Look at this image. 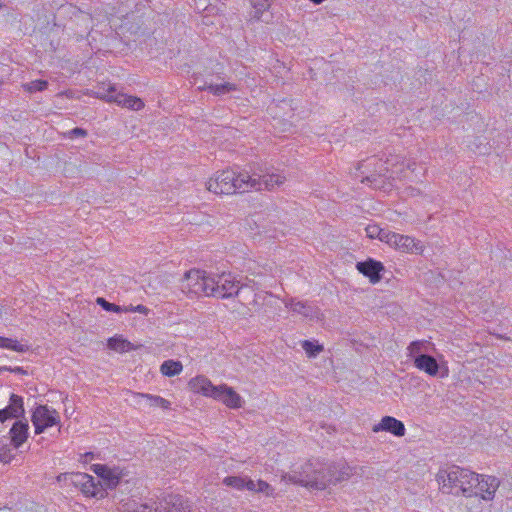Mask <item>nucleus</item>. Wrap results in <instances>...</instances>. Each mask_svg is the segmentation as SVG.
Segmentation results:
<instances>
[{"label": "nucleus", "mask_w": 512, "mask_h": 512, "mask_svg": "<svg viewBox=\"0 0 512 512\" xmlns=\"http://www.w3.org/2000/svg\"><path fill=\"white\" fill-rule=\"evenodd\" d=\"M356 268L361 274L368 277L373 284L381 280V272L384 270L383 264L373 259L358 262Z\"/></svg>", "instance_id": "ddd939ff"}, {"label": "nucleus", "mask_w": 512, "mask_h": 512, "mask_svg": "<svg viewBox=\"0 0 512 512\" xmlns=\"http://www.w3.org/2000/svg\"><path fill=\"white\" fill-rule=\"evenodd\" d=\"M11 455H10V450L9 449H6L3 451V453H0V460L3 461V462H10L11 460Z\"/></svg>", "instance_id": "a19ab883"}, {"label": "nucleus", "mask_w": 512, "mask_h": 512, "mask_svg": "<svg viewBox=\"0 0 512 512\" xmlns=\"http://www.w3.org/2000/svg\"><path fill=\"white\" fill-rule=\"evenodd\" d=\"M2 7V5L0 4V8Z\"/></svg>", "instance_id": "a18cd8bd"}, {"label": "nucleus", "mask_w": 512, "mask_h": 512, "mask_svg": "<svg viewBox=\"0 0 512 512\" xmlns=\"http://www.w3.org/2000/svg\"><path fill=\"white\" fill-rule=\"evenodd\" d=\"M142 397H145L149 401L150 406H159L164 409H168L170 406V402L160 396L142 394Z\"/></svg>", "instance_id": "7c9ffc66"}, {"label": "nucleus", "mask_w": 512, "mask_h": 512, "mask_svg": "<svg viewBox=\"0 0 512 512\" xmlns=\"http://www.w3.org/2000/svg\"><path fill=\"white\" fill-rule=\"evenodd\" d=\"M252 176L256 179L255 174ZM257 180H259L260 186L259 188H254L255 190H261L262 185H264L266 189L271 190L275 186H280L281 184H283L285 181V177L280 174L266 173L263 175H258Z\"/></svg>", "instance_id": "412c9836"}, {"label": "nucleus", "mask_w": 512, "mask_h": 512, "mask_svg": "<svg viewBox=\"0 0 512 512\" xmlns=\"http://www.w3.org/2000/svg\"><path fill=\"white\" fill-rule=\"evenodd\" d=\"M82 458L84 462H88L94 458V455L92 452H87L82 456Z\"/></svg>", "instance_id": "37998d69"}, {"label": "nucleus", "mask_w": 512, "mask_h": 512, "mask_svg": "<svg viewBox=\"0 0 512 512\" xmlns=\"http://www.w3.org/2000/svg\"><path fill=\"white\" fill-rule=\"evenodd\" d=\"M473 485V490H476L473 496L480 495L484 500H492L495 492L499 487V480L494 476L477 474V480Z\"/></svg>", "instance_id": "9b49d317"}, {"label": "nucleus", "mask_w": 512, "mask_h": 512, "mask_svg": "<svg viewBox=\"0 0 512 512\" xmlns=\"http://www.w3.org/2000/svg\"><path fill=\"white\" fill-rule=\"evenodd\" d=\"M27 512H46V511L42 506L35 504V503H31L30 508L27 509Z\"/></svg>", "instance_id": "79ce46f5"}, {"label": "nucleus", "mask_w": 512, "mask_h": 512, "mask_svg": "<svg viewBox=\"0 0 512 512\" xmlns=\"http://www.w3.org/2000/svg\"><path fill=\"white\" fill-rule=\"evenodd\" d=\"M436 477L440 490L445 494L472 497L476 492L473 490V485L477 480V473L469 469L451 465L440 469Z\"/></svg>", "instance_id": "f03ea898"}, {"label": "nucleus", "mask_w": 512, "mask_h": 512, "mask_svg": "<svg viewBox=\"0 0 512 512\" xmlns=\"http://www.w3.org/2000/svg\"><path fill=\"white\" fill-rule=\"evenodd\" d=\"M393 246L396 248L410 253H420L422 246L420 242H416L414 238L404 236L396 233V236H392Z\"/></svg>", "instance_id": "a211bd4d"}, {"label": "nucleus", "mask_w": 512, "mask_h": 512, "mask_svg": "<svg viewBox=\"0 0 512 512\" xmlns=\"http://www.w3.org/2000/svg\"><path fill=\"white\" fill-rule=\"evenodd\" d=\"M434 344L427 340H416L409 344L408 356L413 359V361L418 357V355H427L430 351L434 350Z\"/></svg>", "instance_id": "6ab92c4d"}, {"label": "nucleus", "mask_w": 512, "mask_h": 512, "mask_svg": "<svg viewBox=\"0 0 512 512\" xmlns=\"http://www.w3.org/2000/svg\"><path fill=\"white\" fill-rule=\"evenodd\" d=\"M392 236H396V233L390 232L385 228H381V233L377 234V238H379L380 241L385 242L391 246H393Z\"/></svg>", "instance_id": "72a5a7b5"}, {"label": "nucleus", "mask_w": 512, "mask_h": 512, "mask_svg": "<svg viewBox=\"0 0 512 512\" xmlns=\"http://www.w3.org/2000/svg\"><path fill=\"white\" fill-rule=\"evenodd\" d=\"M414 366L428 374L429 376H436L439 373L440 365L432 355H418L414 360Z\"/></svg>", "instance_id": "f3484780"}, {"label": "nucleus", "mask_w": 512, "mask_h": 512, "mask_svg": "<svg viewBox=\"0 0 512 512\" xmlns=\"http://www.w3.org/2000/svg\"><path fill=\"white\" fill-rule=\"evenodd\" d=\"M182 364L179 361L166 360L160 366V371L163 375L172 377L178 375L182 371Z\"/></svg>", "instance_id": "393cba45"}, {"label": "nucleus", "mask_w": 512, "mask_h": 512, "mask_svg": "<svg viewBox=\"0 0 512 512\" xmlns=\"http://www.w3.org/2000/svg\"><path fill=\"white\" fill-rule=\"evenodd\" d=\"M108 348L116 352H126L133 349V345L122 337H111L108 339Z\"/></svg>", "instance_id": "b1692460"}, {"label": "nucleus", "mask_w": 512, "mask_h": 512, "mask_svg": "<svg viewBox=\"0 0 512 512\" xmlns=\"http://www.w3.org/2000/svg\"><path fill=\"white\" fill-rule=\"evenodd\" d=\"M260 182L248 172H236L233 169L218 172L206 183L208 191L217 195L244 193L259 188Z\"/></svg>", "instance_id": "7ed1b4c3"}, {"label": "nucleus", "mask_w": 512, "mask_h": 512, "mask_svg": "<svg viewBox=\"0 0 512 512\" xmlns=\"http://www.w3.org/2000/svg\"><path fill=\"white\" fill-rule=\"evenodd\" d=\"M123 312H138V313L147 315L149 313V309L146 306L141 305V304H139L137 306L129 305V306L123 307Z\"/></svg>", "instance_id": "c9c22d12"}, {"label": "nucleus", "mask_w": 512, "mask_h": 512, "mask_svg": "<svg viewBox=\"0 0 512 512\" xmlns=\"http://www.w3.org/2000/svg\"><path fill=\"white\" fill-rule=\"evenodd\" d=\"M286 307L289 308L292 312L300 314L306 318L314 319L318 318L319 316L318 308L309 304L308 302L290 299L288 302H286Z\"/></svg>", "instance_id": "dca6fc26"}, {"label": "nucleus", "mask_w": 512, "mask_h": 512, "mask_svg": "<svg viewBox=\"0 0 512 512\" xmlns=\"http://www.w3.org/2000/svg\"><path fill=\"white\" fill-rule=\"evenodd\" d=\"M1 370L10 371L15 374H26V371L23 369V367H19V366L14 367V368L4 366L1 368Z\"/></svg>", "instance_id": "ea45409f"}, {"label": "nucleus", "mask_w": 512, "mask_h": 512, "mask_svg": "<svg viewBox=\"0 0 512 512\" xmlns=\"http://www.w3.org/2000/svg\"><path fill=\"white\" fill-rule=\"evenodd\" d=\"M254 9L253 18L260 20L264 11L270 7V0H248Z\"/></svg>", "instance_id": "bb28decb"}, {"label": "nucleus", "mask_w": 512, "mask_h": 512, "mask_svg": "<svg viewBox=\"0 0 512 512\" xmlns=\"http://www.w3.org/2000/svg\"><path fill=\"white\" fill-rule=\"evenodd\" d=\"M48 82L46 80H34L24 85V89L30 93L41 92L46 90Z\"/></svg>", "instance_id": "c756f323"}, {"label": "nucleus", "mask_w": 512, "mask_h": 512, "mask_svg": "<svg viewBox=\"0 0 512 512\" xmlns=\"http://www.w3.org/2000/svg\"><path fill=\"white\" fill-rule=\"evenodd\" d=\"M199 91H209L215 96H222L232 91L237 90V86L233 83L224 82L221 84H212L204 82L203 85L198 86Z\"/></svg>", "instance_id": "aec40b11"}, {"label": "nucleus", "mask_w": 512, "mask_h": 512, "mask_svg": "<svg viewBox=\"0 0 512 512\" xmlns=\"http://www.w3.org/2000/svg\"><path fill=\"white\" fill-rule=\"evenodd\" d=\"M57 481L80 489V491L87 497L102 499L107 495V492H105V488L100 480H96L93 476L87 473H63L57 477Z\"/></svg>", "instance_id": "423d86ee"}, {"label": "nucleus", "mask_w": 512, "mask_h": 512, "mask_svg": "<svg viewBox=\"0 0 512 512\" xmlns=\"http://www.w3.org/2000/svg\"><path fill=\"white\" fill-rule=\"evenodd\" d=\"M123 473L119 468H110V473H105L100 482L102 483L105 491L107 489H114L120 483Z\"/></svg>", "instance_id": "4be33fe9"}, {"label": "nucleus", "mask_w": 512, "mask_h": 512, "mask_svg": "<svg viewBox=\"0 0 512 512\" xmlns=\"http://www.w3.org/2000/svg\"><path fill=\"white\" fill-rule=\"evenodd\" d=\"M2 84V81L0 80V85Z\"/></svg>", "instance_id": "c03bdc74"}, {"label": "nucleus", "mask_w": 512, "mask_h": 512, "mask_svg": "<svg viewBox=\"0 0 512 512\" xmlns=\"http://www.w3.org/2000/svg\"><path fill=\"white\" fill-rule=\"evenodd\" d=\"M91 470L100 478L105 475V473H110V467L104 464H93L91 466Z\"/></svg>", "instance_id": "f704fd0d"}, {"label": "nucleus", "mask_w": 512, "mask_h": 512, "mask_svg": "<svg viewBox=\"0 0 512 512\" xmlns=\"http://www.w3.org/2000/svg\"><path fill=\"white\" fill-rule=\"evenodd\" d=\"M25 413L23 397L12 393L9 398V405L0 409V422L3 423L7 419L23 418Z\"/></svg>", "instance_id": "f8f14e48"}, {"label": "nucleus", "mask_w": 512, "mask_h": 512, "mask_svg": "<svg viewBox=\"0 0 512 512\" xmlns=\"http://www.w3.org/2000/svg\"><path fill=\"white\" fill-rule=\"evenodd\" d=\"M358 170L361 172V174L370 172L369 174L363 176L361 180L362 183L384 192L392 189V182L388 177L382 174L383 171H388V168L385 166V163H383L382 160L378 159L376 156H372L361 162L358 166Z\"/></svg>", "instance_id": "39448f33"}, {"label": "nucleus", "mask_w": 512, "mask_h": 512, "mask_svg": "<svg viewBox=\"0 0 512 512\" xmlns=\"http://www.w3.org/2000/svg\"><path fill=\"white\" fill-rule=\"evenodd\" d=\"M29 424L25 417L15 421L9 431L11 444L19 448L28 438Z\"/></svg>", "instance_id": "2eb2a0df"}, {"label": "nucleus", "mask_w": 512, "mask_h": 512, "mask_svg": "<svg viewBox=\"0 0 512 512\" xmlns=\"http://www.w3.org/2000/svg\"><path fill=\"white\" fill-rule=\"evenodd\" d=\"M97 97L106 102L116 103L118 106L138 111L144 107L142 99L117 91L115 85L97 92Z\"/></svg>", "instance_id": "1a4fd4ad"}, {"label": "nucleus", "mask_w": 512, "mask_h": 512, "mask_svg": "<svg viewBox=\"0 0 512 512\" xmlns=\"http://www.w3.org/2000/svg\"><path fill=\"white\" fill-rule=\"evenodd\" d=\"M213 284L212 274L208 275L206 271L192 269L185 273L182 289L197 296H210L208 292Z\"/></svg>", "instance_id": "6e6552de"}, {"label": "nucleus", "mask_w": 512, "mask_h": 512, "mask_svg": "<svg viewBox=\"0 0 512 512\" xmlns=\"http://www.w3.org/2000/svg\"><path fill=\"white\" fill-rule=\"evenodd\" d=\"M172 503V507L168 510L165 509L164 512H186L185 509L182 507V502H179V505H177L176 502H172V500L168 503ZM131 512H163L162 509L158 507H153L149 504H140L138 505L133 511Z\"/></svg>", "instance_id": "5701e85b"}, {"label": "nucleus", "mask_w": 512, "mask_h": 512, "mask_svg": "<svg viewBox=\"0 0 512 512\" xmlns=\"http://www.w3.org/2000/svg\"><path fill=\"white\" fill-rule=\"evenodd\" d=\"M189 385L194 392L219 400L229 408L238 409L243 406V398L233 388L227 385L214 386L204 376H197L191 379Z\"/></svg>", "instance_id": "20e7f679"}, {"label": "nucleus", "mask_w": 512, "mask_h": 512, "mask_svg": "<svg viewBox=\"0 0 512 512\" xmlns=\"http://www.w3.org/2000/svg\"><path fill=\"white\" fill-rule=\"evenodd\" d=\"M0 348L10 349L20 353H24L29 350L28 345L21 344L15 339L2 336H0Z\"/></svg>", "instance_id": "a878e982"}, {"label": "nucleus", "mask_w": 512, "mask_h": 512, "mask_svg": "<svg viewBox=\"0 0 512 512\" xmlns=\"http://www.w3.org/2000/svg\"><path fill=\"white\" fill-rule=\"evenodd\" d=\"M96 302L99 306H101L104 310H106L108 312H115V313L123 312V307L116 305L114 303H110L102 297H98Z\"/></svg>", "instance_id": "2f4dec72"}, {"label": "nucleus", "mask_w": 512, "mask_h": 512, "mask_svg": "<svg viewBox=\"0 0 512 512\" xmlns=\"http://www.w3.org/2000/svg\"><path fill=\"white\" fill-rule=\"evenodd\" d=\"M31 421L35 427V433L41 434L45 429L59 424L60 416L55 409L47 405H38L32 413Z\"/></svg>", "instance_id": "9d476101"}, {"label": "nucleus", "mask_w": 512, "mask_h": 512, "mask_svg": "<svg viewBox=\"0 0 512 512\" xmlns=\"http://www.w3.org/2000/svg\"><path fill=\"white\" fill-rule=\"evenodd\" d=\"M256 492L263 493L266 496H272L274 494V488L266 481L258 480Z\"/></svg>", "instance_id": "473e14b6"}, {"label": "nucleus", "mask_w": 512, "mask_h": 512, "mask_svg": "<svg viewBox=\"0 0 512 512\" xmlns=\"http://www.w3.org/2000/svg\"><path fill=\"white\" fill-rule=\"evenodd\" d=\"M366 235L369 238L377 237L378 233H381V226H365Z\"/></svg>", "instance_id": "4c0bfd02"}, {"label": "nucleus", "mask_w": 512, "mask_h": 512, "mask_svg": "<svg viewBox=\"0 0 512 512\" xmlns=\"http://www.w3.org/2000/svg\"><path fill=\"white\" fill-rule=\"evenodd\" d=\"M351 474V467L344 461L328 464L319 460H309L300 467V470L285 474L282 479L312 489L323 490L330 484L348 479Z\"/></svg>", "instance_id": "f257e3e1"}, {"label": "nucleus", "mask_w": 512, "mask_h": 512, "mask_svg": "<svg viewBox=\"0 0 512 512\" xmlns=\"http://www.w3.org/2000/svg\"><path fill=\"white\" fill-rule=\"evenodd\" d=\"M256 487H257V481L255 482L254 480H252L248 477H245L244 489L256 492Z\"/></svg>", "instance_id": "58836bf2"}, {"label": "nucleus", "mask_w": 512, "mask_h": 512, "mask_svg": "<svg viewBox=\"0 0 512 512\" xmlns=\"http://www.w3.org/2000/svg\"><path fill=\"white\" fill-rule=\"evenodd\" d=\"M301 347L309 357H316L323 351V346L318 344L316 341L304 340L301 343Z\"/></svg>", "instance_id": "cd10ccee"}, {"label": "nucleus", "mask_w": 512, "mask_h": 512, "mask_svg": "<svg viewBox=\"0 0 512 512\" xmlns=\"http://www.w3.org/2000/svg\"><path fill=\"white\" fill-rule=\"evenodd\" d=\"M70 138H83L87 136V131L81 127H75L68 132Z\"/></svg>", "instance_id": "e433bc0d"}, {"label": "nucleus", "mask_w": 512, "mask_h": 512, "mask_svg": "<svg viewBox=\"0 0 512 512\" xmlns=\"http://www.w3.org/2000/svg\"><path fill=\"white\" fill-rule=\"evenodd\" d=\"M213 286L208 294L218 299H227L238 295L241 288L246 287L247 283H241L231 273L212 274Z\"/></svg>", "instance_id": "0eeeda50"}, {"label": "nucleus", "mask_w": 512, "mask_h": 512, "mask_svg": "<svg viewBox=\"0 0 512 512\" xmlns=\"http://www.w3.org/2000/svg\"><path fill=\"white\" fill-rule=\"evenodd\" d=\"M372 430L373 432L386 431L397 437L404 436L406 431L403 422L392 416H384Z\"/></svg>", "instance_id": "4468645a"}, {"label": "nucleus", "mask_w": 512, "mask_h": 512, "mask_svg": "<svg viewBox=\"0 0 512 512\" xmlns=\"http://www.w3.org/2000/svg\"><path fill=\"white\" fill-rule=\"evenodd\" d=\"M223 484L237 490H244L245 477L227 476L223 479Z\"/></svg>", "instance_id": "c85d7f7f"}]
</instances>
